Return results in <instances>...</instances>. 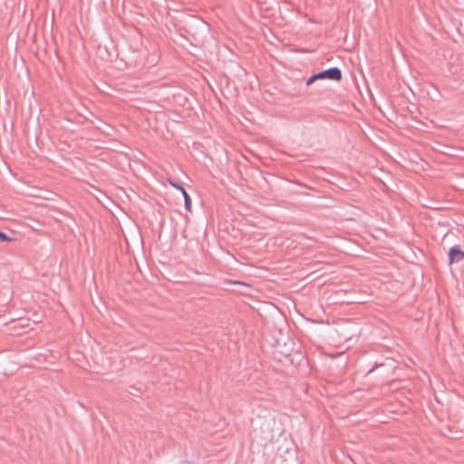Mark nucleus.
<instances>
[{"mask_svg":"<svg viewBox=\"0 0 464 464\" xmlns=\"http://www.w3.org/2000/svg\"><path fill=\"white\" fill-rule=\"evenodd\" d=\"M329 79L333 81H340L342 79V72L336 67L327 69L324 72L312 75L306 82V85H311L316 80Z\"/></svg>","mask_w":464,"mask_h":464,"instance_id":"nucleus-1","label":"nucleus"},{"mask_svg":"<svg viewBox=\"0 0 464 464\" xmlns=\"http://www.w3.org/2000/svg\"><path fill=\"white\" fill-rule=\"evenodd\" d=\"M464 258V251L460 250L458 246H452L449 251L450 264L458 263Z\"/></svg>","mask_w":464,"mask_h":464,"instance_id":"nucleus-2","label":"nucleus"},{"mask_svg":"<svg viewBox=\"0 0 464 464\" xmlns=\"http://www.w3.org/2000/svg\"><path fill=\"white\" fill-rule=\"evenodd\" d=\"M179 189L182 192V195L184 197L186 209L190 211L191 210V199H190L188 192L185 190V188L183 187H179Z\"/></svg>","mask_w":464,"mask_h":464,"instance_id":"nucleus-3","label":"nucleus"},{"mask_svg":"<svg viewBox=\"0 0 464 464\" xmlns=\"http://www.w3.org/2000/svg\"><path fill=\"white\" fill-rule=\"evenodd\" d=\"M0 240L2 242H11V241L14 240V238L9 237V236H7L5 233L0 231Z\"/></svg>","mask_w":464,"mask_h":464,"instance_id":"nucleus-4","label":"nucleus"},{"mask_svg":"<svg viewBox=\"0 0 464 464\" xmlns=\"http://www.w3.org/2000/svg\"><path fill=\"white\" fill-rule=\"evenodd\" d=\"M169 183L171 184V186H173L174 188H176L178 189H179V187H180L179 184H177L176 182H173L171 180H169Z\"/></svg>","mask_w":464,"mask_h":464,"instance_id":"nucleus-5","label":"nucleus"}]
</instances>
